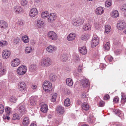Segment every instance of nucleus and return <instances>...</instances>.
I'll return each instance as SVG.
<instances>
[{"label": "nucleus", "mask_w": 126, "mask_h": 126, "mask_svg": "<svg viewBox=\"0 0 126 126\" xmlns=\"http://www.w3.org/2000/svg\"><path fill=\"white\" fill-rule=\"evenodd\" d=\"M43 87L44 90L47 92L51 91L52 88V84L49 81H45L43 85Z\"/></svg>", "instance_id": "nucleus-1"}, {"label": "nucleus", "mask_w": 126, "mask_h": 126, "mask_svg": "<svg viewBox=\"0 0 126 126\" xmlns=\"http://www.w3.org/2000/svg\"><path fill=\"white\" fill-rule=\"evenodd\" d=\"M52 63L51 61L49 58H44L41 60V65L44 67H48Z\"/></svg>", "instance_id": "nucleus-2"}, {"label": "nucleus", "mask_w": 126, "mask_h": 126, "mask_svg": "<svg viewBox=\"0 0 126 126\" xmlns=\"http://www.w3.org/2000/svg\"><path fill=\"white\" fill-rule=\"evenodd\" d=\"M84 22L83 18L81 17H78L74 19L72 21V24L76 26L82 25Z\"/></svg>", "instance_id": "nucleus-3"}, {"label": "nucleus", "mask_w": 126, "mask_h": 126, "mask_svg": "<svg viewBox=\"0 0 126 126\" xmlns=\"http://www.w3.org/2000/svg\"><path fill=\"white\" fill-rule=\"evenodd\" d=\"M47 35L49 38L53 41H56L58 39L57 34L53 31H50L48 33Z\"/></svg>", "instance_id": "nucleus-4"}, {"label": "nucleus", "mask_w": 126, "mask_h": 126, "mask_svg": "<svg viewBox=\"0 0 126 126\" xmlns=\"http://www.w3.org/2000/svg\"><path fill=\"white\" fill-rule=\"evenodd\" d=\"M27 70V68L26 66H21L18 68L17 72L19 75H22L25 73Z\"/></svg>", "instance_id": "nucleus-5"}, {"label": "nucleus", "mask_w": 126, "mask_h": 126, "mask_svg": "<svg viewBox=\"0 0 126 126\" xmlns=\"http://www.w3.org/2000/svg\"><path fill=\"white\" fill-rule=\"evenodd\" d=\"M18 108L19 111L21 114L23 115L26 113V110L25 104L24 103L20 104L18 106Z\"/></svg>", "instance_id": "nucleus-6"}, {"label": "nucleus", "mask_w": 126, "mask_h": 126, "mask_svg": "<svg viewBox=\"0 0 126 126\" xmlns=\"http://www.w3.org/2000/svg\"><path fill=\"white\" fill-rule=\"evenodd\" d=\"M57 49L56 47L55 46L51 45L49 46L46 48L47 52L49 53H52L54 52Z\"/></svg>", "instance_id": "nucleus-7"}, {"label": "nucleus", "mask_w": 126, "mask_h": 126, "mask_svg": "<svg viewBox=\"0 0 126 126\" xmlns=\"http://www.w3.org/2000/svg\"><path fill=\"white\" fill-rule=\"evenodd\" d=\"M126 24L124 21L121 20L118 22L117 25V28L121 30L124 29L126 27Z\"/></svg>", "instance_id": "nucleus-8"}, {"label": "nucleus", "mask_w": 126, "mask_h": 126, "mask_svg": "<svg viewBox=\"0 0 126 126\" xmlns=\"http://www.w3.org/2000/svg\"><path fill=\"white\" fill-rule=\"evenodd\" d=\"M11 53L8 50L5 49L2 52V57L4 59H7L10 56Z\"/></svg>", "instance_id": "nucleus-9"}, {"label": "nucleus", "mask_w": 126, "mask_h": 126, "mask_svg": "<svg viewBox=\"0 0 126 126\" xmlns=\"http://www.w3.org/2000/svg\"><path fill=\"white\" fill-rule=\"evenodd\" d=\"M99 40L98 38L96 37H94L92 39L91 43V47H94L96 46L98 44Z\"/></svg>", "instance_id": "nucleus-10"}, {"label": "nucleus", "mask_w": 126, "mask_h": 126, "mask_svg": "<svg viewBox=\"0 0 126 126\" xmlns=\"http://www.w3.org/2000/svg\"><path fill=\"white\" fill-rule=\"evenodd\" d=\"M56 17V15L54 13H50L48 15L47 17L48 21L50 23H51L54 21Z\"/></svg>", "instance_id": "nucleus-11"}, {"label": "nucleus", "mask_w": 126, "mask_h": 126, "mask_svg": "<svg viewBox=\"0 0 126 126\" xmlns=\"http://www.w3.org/2000/svg\"><path fill=\"white\" fill-rule=\"evenodd\" d=\"M38 13V11L36 8H33L31 9L30 12V16L32 17H35Z\"/></svg>", "instance_id": "nucleus-12"}, {"label": "nucleus", "mask_w": 126, "mask_h": 126, "mask_svg": "<svg viewBox=\"0 0 126 126\" xmlns=\"http://www.w3.org/2000/svg\"><path fill=\"white\" fill-rule=\"evenodd\" d=\"M20 63V60L17 58H16L12 61L11 62L12 66L15 67L19 65Z\"/></svg>", "instance_id": "nucleus-13"}, {"label": "nucleus", "mask_w": 126, "mask_h": 126, "mask_svg": "<svg viewBox=\"0 0 126 126\" xmlns=\"http://www.w3.org/2000/svg\"><path fill=\"white\" fill-rule=\"evenodd\" d=\"M44 21L40 19H38L35 24L37 28H41L44 26Z\"/></svg>", "instance_id": "nucleus-14"}, {"label": "nucleus", "mask_w": 126, "mask_h": 126, "mask_svg": "<svg viewBox=\"0 0 126 126\" xmlns=\"http://www.w3.org/2000/svg\"><path fill=\"white\" fill-rule=\"evenodd\" d=\"M90 84L88 80L86 79H83L81 80V85L83 87H86L88 86Z\"/></svg>", "instance_id": "nucleus-15"}, {"label": "nucleus", "mask_w": 126, "mask_h": 126, "mask_svg": "<svg viewBox=\"0 0 126 126\" xmlns=\"http://www.w3.org/2000/svg\"><path fill=\"white\" fill-rule=\"evenodd\" d=\"M26 85L25 83L24 82L20 83L19 84V88L21 91L26 90Z\"/></svg>", "instance_id": "nucleus-16"}, {"label": "nucleus", "mask_w": 126, "mask_h": 126, "mask_svg": "<svg viewBox=\"0 0 126 126\" xmlns=\"http://www.w3.org/2000/svg\"><path fill=\"white\" fill-rule=\"evenodd\" d=\"M60 60L62 62H66L68 59V56L66 53H62L60 55Z\"/></svg>", "instance_id": "nucleus-17"}, {"label": "nucleus", "mask_w": 126, "mask_h": 126, "mask_svg": "<svg viewBox=\"0 0 126 126\" xmlns=\"http://www.w3.org/2000/svg\"><path fill=\"white\" fill-rule=\"evenodd\" d=\"M76 38V34L74 33H70L67 36V38L69 41H72L74 40Z\"/></svg>", "instance_id": "nucleus-18"}, {"label": "nucleus", "mask_w": 126, "mask_h": 126, "mask_svg": "<svg viewBox=\"0 0 126 126\" xmlns=\"http://www.w3.org/2000/svg\"><path fill=\"white\" fill-rule=\"evenodd\" d=\"M30 122L29 118L28 117H25L23 119L22 124L24 126H28Z\"/></svg>", "instance_id": "nucleus-19"}, {"label": "nucleus", "mask_w": 126, "mask_h": 126, "mask_svg": "<svg viewBox=\"0 0 126 126\" xmlns=\"http://www.w3.org/2000/svg\"><path fill=\"white\" fill-rule=\"evenodd\" d=\"M104 11L103 8L102 7H99L96 8V13L97 15H100L103 13Z\"/></svg>", "instance_id": "nucleus-20"}, {"label": "nucleus", "mask_w": 126, "mask_h": 126, "mask_svg": "<svg viewBox=\"0 0 126 126\" xmlns=\"http://www.w3.org/2000/svg\"><path fill=\"white\" fill-rule=\"evenodd\" d=\"M57 112L60 114H62L64 112V108L63 107L61 106H58L57 108Z\"/></svg>", "instance_id": "nucleus-21"}, {"label": "nucleus", "mask_w": 126, "mask_h": 126, "mask_svg": "<svg viewBox=\"0 0 126 126\" xmlns=\"http://www.w3.org/2000/svg\"><path fill=\"white\" fill-rule=\"evenodd\" d=\"M8 24L5 21L3 20L0 21V28L5 29L7 27Z\"/></svg>", "instance_id": "nucleus-22"}, {"label": "nucleus", "mask_w": 126, "mask_h": 126, "mask_svg": "<svg viewBox=\"0 0 126 126\" xmlns=\"http://www.w3.org/2000/svg\"><path fill=\"white\" fill-rule=\"evenodd\" d=\"M48 110L47 105L46 104L42 105L41 109V110L44 113H46L47 112Z\"/></svg>", "instance_id": "nucleus-23"}, {"label": "nucleus", "mask_w": 126, "mask_h": 126, "mask_svg": "<svg viewBox=\"0 0 126 126\" xmlns=\"http://www.w3.org/2000/svg\"><path fill=\"white\" fill-rule=\"evenodd\" d=\"M79 51L80 53L83 55L87 53V49L85 46L79 47Z\"/></svg>", "instance_id": "nucleus-24"}, {"label": "nucleus", "mask_w": 126, "mask_h": 126, "mask_svg": "<svg viewBox=\"0 0 126 126\" xmlns=\"http://www.w3.org/2000/svg\"><path fill=\"white\" fill-rule=\"evenodd\" d=\"M14 8V11L16 13H21L22 12L23 10L20 6H16Z\"/></svg>", "instance_id": "nucleus-25"}, {"label": "nucleus", "mask_w": 126, "mask_h": 126, "mask_svg": "<svg viewBox=\"0 0 126 126\" xmlns=\"http://www.w3.org/2000/svg\"><path fill=\"white\" fill-rule=\"evenodd\" d=\"M33 50L32 47L30 46H28L26 47L25 52L26 53L28 54L31 52Z\"/></svg>", "instance_id": "nucleus-26"}, {"label": "nucleus", "mask_w": 126, "mask_h": 126, "mask_svg": "<svg viewBox=\"0 0 126 126\" xmlns=\"http://www.w3.org/2000/svg\"><path fill=\"white\" fill-rule=\"evenodd\" d=\"M66 83L67 85L69 86H72L73 84L72 80L69 78H67L66 79Z\"/></svg>", "instance_id": "nucleus-27"}, {"label": "nucleus", "mask_w": 126, "mask_h": 126, "mask_svg": "<svg viewBox=\"0 0 126 126\" xmlns=\"http://www.w3.org/2000/svg\"><path fill=\"white\" fill-rule=\"evenodd\" d=\"M6 70V68L5 67H1L0 68V76L4 75Z\"/></svg>", "instance_id": "nucleus-28"}, {"label": "nucleus", "mask_w": 126, "mask_h": 126, "mask_svg": "<svg viewBox=\"0 0 126 126\" xmlns=\"http://www.w3.org/2000/svg\"><path fill=\"white\" fill-rule=\"evenodd\" d=\"M82 109L85 111L88 110L89 108V106L88 104L85 102L83 103L82 104Z\"/></svg>", "instance_id": "nucleus-29"}, {"label": "nucleus", "mask_w": 126, "mask_h": 126, "mask_svg": "<svg viewBox=\"0 0 126 126\" xmlns=\"http://www.w3.org/2000/svg\"><path fill=\"white\" fill-rule=\"evenodd\" d=\"M111 16L113 17L116 18L119 16L118 12L117 10L113 11L111 13Z\"/></svg>", "instance_id": "nucleus-30"}, {"label": "nucleus", "mask_w": 126, "mask_h": 126, "mask_svg": "<svg viewBox=\"0 0 126 126\" xmlns=\"http://www.w3.org/2000/svg\"><path fill=\"white\" fill-rule=\"evenodd\" d=\"M91 25L88 23H86L83 26V28L85 31L89 30L91 29Z\"/></svg>", "instance_id": "nucleus-31"}, {"label": "nucleus", "mask_w": 126, "mask_h": 126, "mask_svg": "<svg viewBox=\"0 0 126 126\" xmlns=\"http://www.w3.org/2000/svg\"><path fill=\"white\" fill-rule=\"evenodd\" d=\"M95 119L94 117L93 116H89L87 120L89 123H92L95 121Z\"/></svg>", "instance_id": "nucleus-32"}, {"label": "nucleus", "mask_w": 126, "mask_h": 126, "mask_svg": "<svg viewBox=\"0 0 126 126\" xmlns=\"http://www.w3.org/2000/svg\"><path fill=\"white\" fill-rule=\"evenodd\" d=\"M90 37V35L89 34H85L82 35L81 39L84 41H86L89 39Z\"/></svg>", "instance_id": "nucleus-33"}, {"label": "nucleus", "mask_w": 126, "mask_h": 126, "mask_svg": "<svg viewBox=\"0 0 126 126\" xmlns=\"http://www.w3.org/2000/svg\"><path fill=\"white\" fill-rule=\"evenodd\" d=\"M105 33L107 34L109 33L111 30V28L109 25H106L105 26Z\"/></svg>", "instance_id": "nucleus-34"}, {"label": "nucleus", "mask_w": 126, "mask_h": 126, "mask_svg": "<svg viewBox=\"0 0 126 126\" xmlns=\"http://www.w3.org/2000/svg\"><path fill=\"white\" fill-rule=\"evenodd\" d=\"M48 15V12L45 11L42 12L41 14V16L43 18L45 19L47 17Z\"/></svg>", "instance_id": "nucleus-35"}, {"label": "nucleus", "mask_w": 126, "mask_h": 126, "mask_svg": "<svg viewBox=\"0 0 126 126\" xmlns=\"http://www.w3.org/2000/svg\"><path fill=\"white\" fill-rule=\"evenodd\" d=\"M57 96V94L56 93H54L52 94L51 97V101L54 102L56 101V99Z\"/></svg>", "instance_id": "nucleus-36"}, {"label": "nucleus", "mask_w": 126, "mask_h": 126, "mask_svg": "<svg viewBox=\"0 0 126 126\" xmlns=\"http://www.w3.org/2000/svg\"><path fill=\"white\" fill-rule=\"evenodd\" d=\"M36 104L35 99L32 97L30 99V104L32 106H34Z\"/></svg>", "instance_id": "nucleus-37"}, {"label": "nucleus", "mask_w": 126, "mask_h": 126, "mask_svg": "<svg viewBox=\"0 0 126 126\" xmlns=\"http://www.w3.org/2000/svg\"><path fill=\"white\" fill-rule=\"evenodd\" d=\"M36 66L35 65L32 64L30 65L29 67V70L31 71H34L36 70Z\"/></svg>", "instance_id": "nucleus-38"}, {"label": "nucleus", "mask_w": 126, "mask_h": 126, "mask_svg": "<svg viewBox=\"0 0 126 126\" xmlns=\"http://www.w3.org/2000/svg\"><path fill=\"white\" fill-rule=\"evenodd\" d=\"M112 2L110 0H107L105 3V5L106 7H109L112 5Z\"/></svg>", "instance_id": "nucleus-39"}, {"label": "nucleus", "mask_w": 126, "mask_h": 126, "mask_svg": "<svg viewBox=\"0 0 126 126\" xmlns=\"http://www.w3.org/2000/svg\"><path fill=\"white\" fill-rule=\"evenodd\" d=\"M49 78L50 80L54 81H55L56 79V76L53 74H51L49 76Z\"/></svg>", "instance_id": "nucleus-40"}, {"label": "nucleus", "mask_w": 126, "mask_h": 126, "mask_svg": "<svg viewBox=\"0 0 126 126\" xmlns=\"http://www.w3.org/2000/svg\"><path fill=\"white\" fill-rule=\"evenodd\" d=\"M5 111L7 116H8L11 113V108L8 107H6L5 109Z\"/></svg>", "instance_id": "nucleus-41"}, {"label": "nucleus", "mask_w": 126, "mask_h": 126, "mask_svg": "<svg viewBox=\"0 0 126 126\" xmlns=\"http://www.w3.org/2000/svg\"><path fill=\"white\" fill-rule=\"evenodd\" d=\"M64 105L65 106L68 107L70 105V101L69 99L67 98L65 99L64 102Z\"/></svg>", "instance_id": "nucleus-42"}, {"label": "nucleus", "mask_w": 126, "mask_h": 126, "mask_svg": "<svg viewBox=\"0 0 126 126\" xmlns=\"http://www.w3.org/2000/svg\"><path fill=\"white\" fill-rule=\"evenodd\" d=\"M22 39L23 41L25 43H27L29 41V38L28 36L26 35L22 37Z\"/></svg>", "instance_id": "nucleus-43"}, {"label": "nucleus", "mask_w": 126, "mask_h": 126, "mask_svg": "<svg viewBox=\"0 0 126 126\" xmlns=\"http://www.w3.org/2000/svg\"><path fill=\"white\" fill-rule=\"evenodd\" d=\"M8 42L6 41L2 40L0 41V46L4 47L8 45Z\"/></svg>", "instance_id": "nucleus-44"}, {"label": "nucleus", "mask_w": 126, "mask_h": 126, "mask_svg": "<svg viewBox=\"0 0 126 126\" xmlns=\"http://www.w3.org/2000/svg\"><path fill=\"white\" fill-rule=\"evenodd\" d=\"M20 118V117L17 113H15L13 115V120H18Z\"/></svg>", "instance_id": "nucleus-45"}, {"label": "nucleus", "mask_w": 126, "mask_h": 126, "mask_svg": "<svg viewBox=\"0 0 126 126\" xmlns=\"http://www.w3.org/2000/svg\"><path fill=\"white\" fill-rule=\"evenodd\" d=\"M104 48L106 50H108L109 49L110 44L109 42H107L104 46Z\"/></svg>", "instance_id": "nucleus-46"}, {"label": "nucleus", "mask_w": 126, "mask_h": 126, "mask_svg": "<svg viewBox=\"0 0 126 126\" xmlns=\"http://www.w3.org/2000/svg\"><path fill=\"white\" fill-rule=\"evenodd\" d=\"M4 110L3 105L2 104H0V114L2 113Z\"/></svg>", "instance_id": "nucleus-47"}, {"label": "nucleus", "mask_w": 126, "mask_h": 126, "mask_svg": "<svg viewBox=\"0 0 126 126\" xmlns=\"http://www.w3.org/2000/svg\"><path fill=\"white\" fill-rule=\"evenodd\" d=\"M20 3L22 6H25L27 5L28 2L25 0H22L20 1Z\"/></svg>", "instance_id": "nucleus-48"}, {"label": "nucleus", "mask_w": 126, "mask_h": 126, "mask_svg": "<svg viewBox=\"0 0 126 126\" xmlns=\"http://www.w3.org/2000/svg\"><path fill=\"white\" fill-rule=\"evenodd\" d=\"M80 60L79 56L78 55H76L75 56L74 59V61L76 63H77Z\"/></svg>", "instance_id": "nucleus-49"}, {"label": "nucleus", "mask_w": 126, "mask_h": 126, "mask_svg": "<svg viewBox=\"0 0 126 126\" xmlns=\"http://www.w3.org/2000/svg\"><path fill=\"white\" fill-rule=\"evenodd\" d=\"M122 100L124 101V102L126 101V96L125 95V94L124 93H122Z\"/></svg>", "instance_id": "nucleus-50"}, {"label": "nucleus", "mask_w": 126, "mask_h": 126, "mask_svg": "<svg viewBox=\"0 0 126 126\" xmlns=\"http://www.w3.org/2000/svg\"><path fill=\"white\" fill-rule=\"evenodd\" d=\"M106 58H107L108 60L110 62H111L113 59V58L110 55L106 57Z\"/></svg>", "instance_id": "nucleus-51"}, {"label": "nucleus", "mask_w": 126, "mask_h": 126, "mask_svg": "<svg viewBox=\"0 0 126 126\" xmlns=\"http://www.w3.org/2000/svg\"><path fill=\"white\" fill-rule=\"evenodd\" d=\"M120 9L123 11H126V4L120 8Z\"/></svg>", "instance_id": "nucleus-52"}, {"label": "nucleus", "mask_w": 126, "mask_h": 126, "mask_svg": "<svg viewBox=\"0 0 126 126\" xmlns=\"http://www.w3.org/2000/svg\"><path fill=\"white\" fill-rule=\"evenodd\" d=\"M105 104V102L103 101H101L99 102V106L100 107H103Z\"/></svg>", "instance_id": "nucleus-53"}, {"label": "nucleus", "mask_w": 126, "mask_h": 126, "mask_svg": "<svg viewBox=\"0 0 126 126\" xmlns=\"http://www.w3.org/2000/svg\"><path fill=\"white\" fill-rule=\"evenodd\" d=\"M16 100V99L13 96H12L10 99V100L11 102L14 103L15 102Z\"/></svg>", "instance_id": "nucleus-54"}, {"label": "nucleus", "mask_w": 126, "mask_h": 126, "mask_svg": "<svg viewBox=\"0 0 126 126\" xmlns=\"http://www.w3.org/2000/svg\"><path fill=\"white\" fill-rule=\"evenodd\" d=\"M119 101V98L117 96L115 97L113 99V102L114 103H116Z\"/></svg>", "instance_id": "nucleus-55"}, {"label": "nucleus", "mask_w": 126, "mask_h": 126, "mask_svg": "<svg viewBox=\"0 0 126 126\" xmlns=\"http://www.w3.org/2000/svg\"><path fill=\"white\" fill-rule=\"evenodd\" d=\"M109 98L110 97L109 95L108 94H107L105 95L103 99L104 100H107L108 99H109Z\"/></svg>", "instance_id": "nucleus-56"}, {"label": "nucleus", "mask_w": 126, "mask_h": 126, "mask_svg": "<svg viewBox=\"0 0 126 126\" xmlns=\"http://www.w3.org/2000/svg\"><path fill=\"white\" fill-rule=\"evenodd\" d=\"M116 112V111H115ZM116 111H117V115L119 117H120L121 116V111L120 110H119V109H117V110Z\"/></svg>", "instance_id": "nucleus-57"}, {"label": "nucleus", "mask_w": 126, "mask_h": 126, "mask_svg": "<svg viewBox=\"0 0 126 126\" xmlns=\"http://www.w3.org/2000/svg\"><path fill=\"white\" fill-rule=\"evenodd\" d=\"M82 66L81 65H79L78 67V70L79 72H81Z\"/></svg>", "instance_id": "nucleus-58"}, {"label": "nucleus", "mask_w": 126, "mask_h": 126, "mask_svg": "<svg viewBox=\"0 0 126 126\" xmlns=\"http://www.w3.org/2000/svg\"><path fill=\"white\" fill-rule=\"evenodd\" d=\"M19 41V38H16L14 40V43L15 44H17L18 43Z\"/></svg>", "instance_id": "nucleus-59"}, {"label": "nucleus", "mask_w": 126, "mask_h": 126, "mask_svg": "<svg viewBox=\"0 0 126 126\" xmlns=\"http://www.w3.org/2000/svg\"><path fill=\"white\" fill-rule=\"evenodd\" d=\"M74 75L75 76H79V74L77 72L74 71L73 72Z\"/></svg>", "instance_id": "nucleus-60"}, {"label": "nucleus", "mask_w": 126, "mask_h": 126, "mask_svg": "<svg viewBox=\"0 0 126 126\" xmlns=\"http://www.w3.org/2000/svg\"><path fill=\"white\" fill-rule=\"evenodd\" d=\"M94 26L97 29L99 27V26L98 23H97L96 24V23H95L94 24Z\"/></svg>", "instance_id": "nucleus-61"}, {"label": "nucleus", "mask_w": 126, "mask_h": 126, "mask_svg": "<svg viewBox=\"0 0 126 126\" xmlns=\"http://www.w3.org/2000/svg\"><path fill=\"white\" fill-rule=\"evenodd\" d=\"M30 42L32 45H33L34 44H35L36 43V42L34 40H31L30 41Z\"/></svg>", "instance_id": "nucleus-62"}, {"label": "nucleus", "mask_w": 126, "mask_h": 126, "mask_svg": "<svg viewBox=\"0 0 126 126\" xmlns=\"http://www.w3.org/2000/svg\"><path fill=\"white\" fill-rule=\"evenodd\" d=\"M37 88V86L35 85H33L32 86V88L33 89H35Z\"/></svg>", "instance_id": "nucleus-63"}, {"label": "nucleus", "mask_w": 126, "mask_h": 126, "mask_svg": "<svg viewBox=\"0 0 126 126\" xmlns=\"http://www.w3.org/2000/svg\"><path fill=\"white\" fill-rule=\"evenodd\" d=\"M30 126H37L36 125L33 123H31Z\"/></svg>", "instance_id": "nucleus-64"}]
</instances>
